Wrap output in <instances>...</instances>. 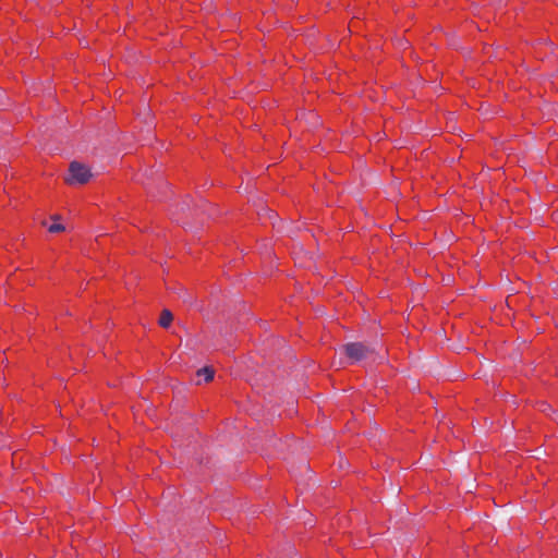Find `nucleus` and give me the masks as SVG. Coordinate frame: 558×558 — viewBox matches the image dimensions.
Returning <instances> with one entry per match:
<instances>
[{"instance_id":"obj_6","label":"nucleus","mask_w":558,"mask_h":558,"mask_svg":"<svg viewBox=\"0 0 558 558\" xmlns=\"http://www.w3.org/2000/svg\"><path fill=\"white\" fill-rule=\"evenodd\" d=\"M397 44L401 47V46H404L405 44H408V41L403 40L402 38H398Z\"/></svg>"},{"instance_id":"obj_3","label":"nucleus","mask_w":558,"mask_h":558,"mask_svg":"<svg viewBox=\"0 0 558 558\" xmlns=\"http://www.w3.org/2000/svg\"><path fill=\"white\" fill-rule=\"evenodd\" d=\"M172 320H173L172 313L169 310H163L161 312L158 323L162 328H168L171 325Z\"/></svg>"},{"instance_id":"obj_5","label":"nucleus","mask_w":558,"mask_h":558,"mask_svg":"<svg viewBox=\"0 0 558 558\" xmlns=\"http://www.w3.org/2000/svg\"><path fill=\"white\" fill-rule=\"evenodd\" d=\"M48 230L51 233H58L64 231L65 227L61 223H52L51 226H49Z\"/></svg>"},{"instance_id":"obj_2","label":"nucleus","mask_w":558,"mask_h":558,"mask_svg":"<svg viewBox=\"0 0 558 558\" xmlns=\"http://www.w3.org/2000/svg\"><path fill=\"white\" fill-rule=\"evenodd\" d=\"M69 178L66 182L69 184H85L93 177L90 169L81 162L72 161L69 168Z\"/></svg>"},{"instance_id":"obj_1","label":"nucleus","mask_w":558,"mask_h":558,"mask_svg":"<svg viewBox=\"0 0 558 558\" xmlns=\"http://www.w3.org/2000/svg\"><path fill=\"white\" fill-rule=\"evenodd\" d=\"M343 352L352 363H357L377 354L373 345L363 342L347 343L343 345Z\"/></svg>"},{"instance_id":"obj_4","label":"nucleus","mask_w":558,"mask_h":558,"mask_svg":"<svg viewBox=\"0 0 558 558\" xmlns=\"http://www.w3.org/2000/svg\"><path fill=\"white\" fill-rule=\"evenodd\" d=\"M214 374H215L214 369L211 367H207V366L199 368L196 373V375L198 377L204 376L205 383L210 381L214 378Z\"/></svg>"}]
</instances>
